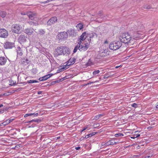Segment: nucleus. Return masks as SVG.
Segmentation results:
<instances>
[{
	"label": "nucleus",
	"mask_w": 158,
	"mask_h": 158,
	"mask_svg": "<svg viewBox=\"0 0 158 158\" xmlns=\"http://www.w3.org/2000/svg\"><path fill=\"white\" fill-rule=\"evenodd\" d=\"M119 39L121 42H123L125 44L131 43V36L128 34V33H124L120 34Z\"/></svg>",
	"instance_id": "nucleus-1"
},
{
	"label": "nucleus",
	"mask_w": 158,
	"mask_h": 158,
	"mask_svg": "<svg viewBox=\"0 0 158 158\" xmlns=\"http://www.w3.org/2000/svg\"><path fill=\"white\" fill-rule=\"evenodd\" d=\"M122 45V43L120 41L112 42L109 45L110 49L113 50H116L120 48Z\"/></svg>",
	"instance_id": "nucleus-2"
},
{
	"label": "nucleus",
	"mask_w": 158,
	"mask_h": 158,
	"mask_svg": "<svg viewBox=\"0 0 158 158\" xmlns=\"http://www.w3.org/2000/svg\"><path fill=\"white\" fill-rule=\"evenodd\" d=\"M67 48V47L64 46H62L60 47H58L56 49L55 51V55L56 56H58L59 55H62L63 53L62 50H64V51L67 52L68 50Z\"/></svg>",
	"instance_id": "nucleus-3"
},
{
	"label": "nucleus",
	"mask_w": 158,
	"mask_h": 158,
	"mask_svg": "<svg viewBox=\"0 0 158 158\" xmlns=\"http://www.w3.org/2000/svg\"><path fill=\"white\" fill-rule=\"evenodd\" d=\"M78 44L79 45V50L80 51H86L89 47V43L87 42L85 43L81 42V44Z\"/></svg>",
	"instance_id": "nucleus-4"
},
{
	"label": "nucleus",
	"mask_w": 158,
	"mask_h": 158,
	"mask_svg": "<svg viewBox=\"0 0 158 158\" xmlns=\"http://www.w3.org/2000/svg\"><path fill=\"white\" fill-rule=\"evenodd\" d=\"M22 29V26L18 24H14L12 26V32L15 33L19 34L21 32Z\"/></svg>",
	"instance_id": "nucleus-5"
},
{
	"label": "nucleus",
	"mask_w": 158,
	"mask_h": 158,
	"mask_svg": "<svg viewBox=\"0 0 158 158\" xmlns=\"http://www.w3.org/2000/svg\"><path fill=\"white\" fill-rule=\"evenodd\" d=\"M68 37V33L67 32L63 31L60 32L57 35V38L59 40H64Z\"/></svg>",
	"instance_id": "nucleus-6"
},
{
	"label": "nucleus",
	"mask_w": 158,
	"mask_h": 158,
	"mask_svg": "<svg viewBox=\"0 0 158 158\" xmlns=\"http://www.w3.org/2000/svg\"><path fill=\"white\" fill-rule=\"evenodd\" d=\"M107 51L106 49H103L99 51L98 57L99 59L104 57L107 55Z\"/></svg>",
	"instance_id": "nucleus-7"
},
{
	"label": "nucleus",
	"mask_w": 158,
	"mask_h": 158,
	"mask_svg": "<svg viewBox=\"0 0 158 158\" xmlns=\"http://www.w3.org/2000/svg\"><path fill=\"white\" fill-rule=\"evenodd\" d=\"M75 60L76 59L74 58H70L68 61V63L67 65L64 66L61 69H60V70L62 71V70L67 69V65H71L74 64L75 62Z\"/></svg>",
	"instance_id": "nucleus-8"
},
{
	"label": "nucleus",
	"mask_w": 158,
	"mask_h": 158,
	"mask_svg": "<svg viewBox=\"0 0 158 158\" xmlns=\"http://www.w3.org/2000/svg\"><path fill=\"white\" fill-rule=\"evenodd\" d=\"M7 31L5 29H0V37L6 38L8 36Z\"/></svg>",
	"instance_id": "nucleus-9"
},
{
	"label": "nucleus",
	"mask_w": 158,
	"mask_h": 158,
	"mask_svg": "<svg viewBox=\"0 0 158 158\" xmlns=\"http://www.w3.org/2000/svg\"><path fill=\"white\" fill-rule=\"evenodd\" d=\"M26 15L31 20H33L36 17L37 14L35 12L30 11L27 13Z\"/></svg>",
	"instance_id": "nucleus-10"
},
{
	"label": "nucleus",
	"mask_w": 158,
	"mask_h": 158,
	"mask_svg": "<svg viewBox=\"0 0 158 158\" xmlns=\"http://www.w3.org/2000/svg\"><path fill=\"white\" fill-rule=\"evenodd\" d=\"M57 21V18L56 17H53L48 21L47 24L48 25H51L56 22Z\"/></svg>",
	"instance_id": "nucleus-11"
},
{
	"label": "nucleus",
	"mask_w": 158,
	"mask_h": 158,
	"mask_svg": "<svg viewBox=\"0 0 158 158\" xmlns=\"http://www.w3.org/2000/svg\"><path fill=\"white\" fill-rule=\"evenodd\" d=\"M14 47V44L11 42H6L5 43L4 47L6 49L12 48Z\"/></svg>",
	"instance_id": "nucleus-12"
},
{
	"label": "nucleus",
	"mask_w": 158,
	"mask_h": 158,
	"mask_svg": "<svg viewBox=\"0 0 158 158\" xmlns=\"http://www.w3.org/2000/svg\"><path fill=\"white\" fill-rule=\"evenodd\" d=\"M86 33L84 32L82 33L81 36L79 37L80 38L78 39V43L81 44V42H83L86 39Z\"/></svg>",
	"instance_id": "nucleus-13"
},
{
	"label": "nucleus",
	"mask_w": 158,
	"mask_h": 158,
	"mask_svg": "<svg viewBox=\"0 0 158 158\" xmlns=\"http://www.w3.org/2000/svg\"><path fill=\"white\" fill-rule=\"evenodd\" d=\"M18 40L21 44L23 43L26 41V37L23 35H21L19 36Z\"/></svg>",
	"instance_id": "nucleus-14"
},
{
	"label": "nucleus",
	"mask_w": 158,
	"mask_h": 158,
	"mask_svg": "<svg viewBox=\"0 0 158 158\" xmlns=\"http://www.w3.org/2000/svg\"><path fill=\"white\" fill-rule=\"evenodd\" d=\"M7 62L6 58L3 56L0 57V65H4Z\"/></svg>",
	"instance_id": "nucleus-15"
},
{
	"label": "nucleus",
	"mask_w": 158,
	"mask_h": 158,
	"mask_svg": "<svg viewBox=\"0 0 158 158\" xmlns=\"http://www.w3.org/2000/svg\"><path fill=\"white\" fill-rule=\"evenodd\" d=\"M34 29L32 28H27L24 30V32L28 35H31L33 32Z\"/></svg>",
	"instance_id": "nucleus-16"
},
{
	"label": "nucleus",
	"mask_w": 158,
	"mask_h": 158,
	"mask_svg": "<svg viewBox=\"0 0 158 158\" xmlns=\"http://www.w3.org/2000/svg\"><path fill=\"white\" fill-rule=\"evenodd\" d=\"M116 144V143L114 140L111 139L106 143V146H107L110 145H112Z\"/></svg>",
	"instance_id": "nucleus-17"
},
{
	"label": "nucleus",
	"mask_w": 158,
	"mask_h": 158,
	"mask_svg": "<svg viewBox=\"0 0 158 158\" xmlns=\"http://www.w3.org/2000/svg\"><path fill=\"white\" fill-rule=\"evenodd\" d=\"M27 23H28L30 25L32 26H37L39 24V22L37 21H36V22L32 21H28L27 22Z\"/></svg>",
	"instance_id": "nucleus-18"
},
{
	"label": "nucleus",
	"mask_w": 158,
	"mask_h": 158,
	"mask_svg": "<svg viewBox=\"0 0 158 158\" xmlns=\"http://www.w3.org/2000/svg\"><path fill=\"white\" fill-rule=\"evenodd\" d=\"M41 120L40 119H36L35 120V119H33L29 121L28 122H27L28 123H30L32 122H34L35 123V125H36L37 124L41 122Z\"/></svg>",
	"instance_id": "nucleus-19"
},
{
	"label": "nucleus",
	"mask_w": 158,
	"mask_h": 158,
	"mask_svg": "<svg viewBox=\"0 0 158 158\" xmlns=\"http://www.w3.org/2000/svg\"><path fill=\"white\" fill-rule=\"evenodd\" d=\"M67 49L68 50V51H67V52H66V51H64V50H63V51L62 50L63 53H62V54L64 56H68L70 53V50L67 47Z\"/></svg>",
	"instance_id": "nucleus-20"
},
{
	"label": "nucleus",
	"mask_w": 158,
	"mask_h": 158,
	"mask_svg": "<svg viewBox=\"0 0 158 158\" xmlns=\"http://www.w3.org/2000/svg\"><path fill=\"white\" fill-rule=\"evenodd\" d=\"M16 51L18 55L21 56L22 55L23 53L22 52L21 48L19 47H17V48L16 49Z\"/></svg>",
	"instance_id": "nucleus-21"
},
{
	"label": "nucleus",
	"mask_w": 158,
	"mask_h": 158,
	"mask_svg": "<svg viewBox=\"0 0 158 158\" xmlns=\"http://www.w3.org/2000/svg\"><path fill=\"white\" fill-rule=\"evenodd\" d=\"M68 33L70 35H74V30L72 29H70L67 31Z\"/></svg>",
	"instance_id": "nucleus-22"
},
{
	"label": "nucleus",
	"mask_w": 158,
	"mask_h": 158,
	"mask_svg": "<svg viewBox=\"0 0 158 158\" xmlns=\"http://www.w3.org/2000/svg\"><path fill=\"white\" fill-rule=\"evenodd\" d=\"M89 35L90 38H96L97 37L98 35L95 33H91L89 34Z\"/></svg>",
	"instance_id": "nucleus-23"
},
{
	"label": "nucleus",
	"mask_w": 158,
	"mask_h": 158,
	"mask_svg": "<svg viewBox=\"0 0 158 158\" xmlns=\"http://www.w3.org/2000/svg\"><path fill=\"white\" fill-rule=\"evenodd\" d=\"M30 61L27 59H24L22 61V63L25 65L27 64Z\"/></svg>",
	"instance_id": "nucleus-24"
},
{
	"label": "nucleus",
	"mask_w": 158,
	"mask_h": 158,
	"mask_svg": "<svg viewBox=\"0 0 158 158\" xmlns=\"http://www.w3.org/2000/svg\"><path fill=\"white\" fill-rule=\"evenodd\" d=\"M53 75V74L50 73L43 77L44 79L43 80H44V81L46 80L51 77Z\"/></svg>",
	"instance_id": "nucleus-25"
},
{
	"label": "nucleus",
	"mask_w": 158,
	"mask_h": 158,
	"mask_svg": "<svg viewBox=\"0 0 158 158\" xmlns=\"http://www.w3.org/2000/svg\"><path fill=\"white\" fill-rule=\"evenodd\" d=\"M96 133V132H93L89 134L86 135L85 137V138L86 139H87L89 137H92V136L94 135Z\"/></svg>",
	"instance_id": "nucleus-26"
},
{
	"label": "nucleus",
	"mask_w": 158,
	"mask_h": 158,
	"mask_svg": "<svg viewBox=\"0 0 158 158\" xmlns=\"http://www.w3.org/2000/svg\"><path fill=\"white\" fill-rule=\"evenodd\" d=\"M33 115H35L37 116L38 115V113H36L35 114V113H33V114H26L25 115L24 117H26L28 116H31Z\"/></svg>",
	"instance_id": "nucleus-27"
},
{
	"label": "nucleus",
	"mask_w": 158,
	"mask_h": 158,
	"mask_svg": "<svg viewBox=\"0 0 158 158\" xmlns=\"http://www.w3.org/2000/svg\"><path fill=\"white\" fill-rule=\"evenodd\" d=\"M6 13L4 11H1L0 12V16L2 18H4L6 16Z\"/></svg>",
	"instance_id": "nucleus-28"
},
{
	"label": "nucleus",
	"mask_w": 158,
	"mask_h": 158,
	"mask_svg": "<svg viewBox=\"0 0 158 158\" xmlns=\"http://www.w3.org/2000/svg\"><path fill=\"white\" fill-rule=\"evenodd\" d=\"M103 116V115L102 114H99L98 115H97L94 118H93V120H97L99 119L100 118L102 117V116Z\"/></svg>",
	"instance_id": "nucleus-29"
},
{
	"label": "nucleus",
	"mask_w": 158,
	"mask_h": 158,
	"mask_svg": "<svg viewBox=\"0 0 158 158\" xmlns=\"http://www.w3.org/2000/svg\"><path fill=\"white\" fill-rule=\"evenodd\" d=\"M27 82L28 83H37L38 82V81L36 80H30L29 81H28Z\"/></svg>",
	"instance_id": "nucleus-30"
},
{
	"label": "nucleus",
	"mask_w": 158,
	"mask_h": 158,
	"mask_svg": "<svg viewBox=\"0 0 158 158\" xmlns=\"http://www.w3.org/2000/svg\"><path fill=\"white\" fill-rule=\"evenodd\" d=\"M78 49L79 50V45L78 44L75 47L74 49L73 50V52L74 53H75L77 51Z\"/></svg>",
	"instance_id": "nucleus-31"
},
{
	"label": "nucleus",
	"mask_w": 158,
	"mask_h": 158,
	"mask_svg": "<svg viewBox=\"0 0 158 158\" xmlns=\"http://www.w3.org/2000/svg\"><path fill=\"white\" fill-rule=\"evenodd\" d=\"M39 32L41 35H43L45 34V32L43 29H40L39 31Z\"/></svg>",
	"instance_id": "nucleus-32"
},
{
	"label": "nucleus",
	"mask_w": 158,
	"mask_h": 158,
	"mask_svg": "<svg viewBox=\"0 0 158 158\" xmlns=\"http://www.w3.org/2000/svg\"><path fill=\"white\" fill-rule=\"evenodd\" d=\"M76 27L79 28V30H81L82 28V25L81 23H79L77 25Z\"/></svg>",
	"instance_id": "nucleus-33"
},
{
	"label": "nucleus",
	"mask_w": 158,
	"mask_h": 158,
	"mask_svg": "<svg viewBox=\"0 0 158 158\" xmlns=\"http://www.w3.org/2000/svg\"><path fill=\"white\" fill-rule=\"evenodd\" d=\"M123 134L121 133H118L115 135L114 136L115 137H118L120 136H123Z\"/></svg>",
	"instance_id": "nucleus-34"
},
{
	"label": "nucleus",
	"mask_w": 158,
	"mask_h": 158,
	"mask_svg": "<svg viewBox=\"0 0 158 158\" xmlns=\"http://www.w3.org/2000/svg\"><path fill=\"white\" fill-rule=\"evenodd\" d=\"M10 123V122H9L8 120H6L2 123V126H6L7 124H8Z\"/></svg>",
	"instance_id": "nucleus-35"
},
{
	"label": "nucleus",
	"mask_w": 158,
	"mask_h": 158,
	"mask_svg": "<svg viewBox=\"0 0 158 158\" xmlns=\"http://www.w3.org/2000/svg\"><path fill=\"white\" fill-rule=\"evenodd\" d=\"M92 64V63L90 59H89L88 62L86 64L87 66H90Z\"/></svg>",
	"instance_id": "nucleus-36"
},
{
	"label": "nucleus",
	"mask_w": 158,
	"mask_h": 158,
	"mask_svg": "<svg viewBox=\"0 0 158 158\" xmlns=\"http://www.w3.org/2000/svg\"><path fill=\"white\" fill-rule=\"evenodd\" d=\"M60 82V81H52L51 82L50 84H51V85H54L56 83L59 82Z\"/></svg>",
	"instance_id": "nucleus-37"
},
{
	"label": "nucleus",
	"mask_w": 158,
	"mask_h": 158,
	"mask_svg": "<svg viewBox=\"0 0 158 158\" xmlns=\"http://www.w3.org/2000/svg\"><path fill=\"white\" fill-rule=\"evenodd\" d=\"M99 72H100V71L99 70H95L93 72V74L94 75H96L97 74L99 73Z\"/></svg>",
	"instance_id": "nucleus-38"
},
{
	"label": "nucleus",
	"mask_w": 158,
	"mask_h": 158,
	"mask_svg": "<svg viewBox=\"0 0 158 158\" xmlns=\"http://www.w3.org/2000/svg\"><path fill=\"white\" fill-rule=\"evenodd\" d=\"M131 106L135 108H136L138 107V104L135 103H134L131 105Z\"/></svg>",
	"instance_id": "nucleus-39"
},
{
	"label": "nucleus",
	"mask_w": 158,
	"mask_h": 158,
	"mask_svg": "<svg viewBox=\"0 0 158 158\" xmlns=\"http://www.w3.org/2000/svg\"><path fill=\"white\" fill-rule=\"evenodd\" d=\"M49 2L48 0L44 2H40L41 3H46Z\"/></svg>",
	"instance_id": "nucleus-40"
},
{
	"label": "nucleus",
	"mask_w": 158,
	"mask_h": 158,
	"mask_svg": "<svg viewBox=\"0 0 158 158\" xmlns=\"http://www.w3.org/2000/svg\"><path fill=\"white\" fill-rule=\"evenodd\" d=\"M43 79H43V77H41L39 79V80L40 81H44V80H43Z\"/></svg>",
	"instance_id": "nucleus-41"
},
{
	"label": "nucleus",
	"mask_w": 158,
	"mask_h": 158,
	"mask_svg": "<svg viewBox=\"0 0 158 158\" xmlns=\"http://www.w3.org/2000/svg\"><path fill=\"white\" fill-rule=\"evenodd\" d=\"M86 129H87V127H85V128H84L83 130H81V132H82L83 131H84Z\"/></svg>",
	"instance_id": "nucleus-42"
},
{
	"label": "nucleus",
	"mask_w": 158,
	"mask_h": 158,
	"mask_svg": "<svg viewBox=\"0 0 158 158\" xmlns=\"http://www.w3.org/2000/svg\"><path fill=\"white\" fill-rule=\"evenodd\" d=\"M75 148L76 149V150H78L79 149H80V147H76Z\"/></svg>",
	"instance_id": "nucleus-43"
},
{
	"label": "nucleus",
	"mask_w": 158,
	"mask_h": 158,
	"mask_svg": "<svg viewBox=\"0 0 158 158\" xmlns=\"http://www.w3.org/2000/svg\"><path fill=\"white\" fill-rule=\"evenodd\" d=\"M16 83V81H13V83L11 85V84H10V85H15Z\"/></svg>",
	"instance_id": "nucleus-44"
},
{
	"label": "nucleus",
	"mask_w": 158,
	"mask_h": 158,
	"mask_svg": "<svg viewBox=\"0 0 158 158\" xmlns=\"http://www.w3.org/2000/svg\"><path fill=\"white\" fill-rule=\"evenodd\" d=\"M106 146V143H102L101 146Z\"/></svg>",
	"instance_id": "nucleus-45"
},
{
	"label": "nucleus",
	"mask_w": 158,
	"mask_h": 158,
	"mask_svg": "<svg viewBox=\"0 0 158 158\" xmlns=\"http://www.w3.org/2000/svg\"><path fill=\"white\" fill-rule=\"evenodd\" d=\"M14 119H10L9 120H8L9 122H10V123L12 122L13 120Z\"/></svg>",
	"instance_id": "nucleus-46"
},
{
	"label": "nucleus",
	"mask_w": 158,
	"mask_h": 158,
	"mask_svg": "<svg viewBox=\"0 0 158 158\" xmlns=\"http://www.w3.org/2000/svg\"><path fill=\"white\" fill-rule=\"evenodd\" d=\"M42 93V91H38V92L37 93H38V94H41Z\"/></svg>",
	"instance_id": "nucleus-47"
},
{
	"label": "nucleus",
	"mask_w": 158,
	"mask_h": 158,
	"mask_svg": "<svg viewBox=\"0 0 158 158\" xmlns=\"http://www.w3.org/2000/svg\"><path fill=\"white\" fill-rule=\"evenodd\" d=\"M134 28L135 29V30H138L139 29V27H137V26H136V27H135Z\"/></svg>",
	"instance_id": "nucleus-48"
},
{
	"label": "nucleus",
	"mask_w": 158,
	"mask_h": 158,
	"mask_svg": "<svg viewBox=\"0 0 158 158\" xmlns=\"http://www.w3.org/2000/svg\"><path fill=\"white\" fill-rule=\"evenodd\" d=\"M140 135L139 134H137L136 135V137H135V138H137V137H139L140 136Z\"/></svg>",
	"instance_id": "nucleus-49"
},
{
	"label": "nucleus",
	"mask_w": 158,
	"mask_h": 158,
	"mask_svg": "<svg viewBox=\"0 0 158 158\" xmlns=\"http://www.w3.org/2000/svg\"><path fill=\"white\" fill-rule=\"evenodd\" d=\"M151 157L150 156H147L145 157V158H149Z\"/></svg>",
	"instance_id": "nucleus-50"
},
{
	"label": "nucleus",
	"mask_w": 158,
	"mask_h": 158,
	"mask_svg": "<svg viewBox=\"0 0 158 158\" xmlns=\"http://www.w3.org/2000/svg\"><path fill=\"white\" fill-rule=\"evenodd\" d=\"M3 106V105L2 104H0V108L2 107Z\"/></svg>",
	"instance_id": "nucleus-51"
},
{
	"label": "nucleus",
	"mask_w": 158,
	"mask_h": 158,
	"mask_svg": "<svg viewBox=\"0 0 158 158\" xmlns=\"http://www.w3.org/2000/svg\"><path fill=\"white\" fill-rule=\"evenodd\" d=\"M134 36L135 37H139L138 35H137L136 36V35L135 36V35H134Z\"/></svg>",
	"instance_id": "nucleus-52"
},
{
	"label": "nucleus",
	"mask_w": 158,
	"mask_h": 158,
	"mask_svg": "<svg viewBox=\"0 0 158 158\" xmlns=\"http://www.w3.org/2000/svg\"><path fill=\"white\" fill-rule=\"evenodd\" d=\"M156 108L158 109V105L156 106Z\"/></svg>",
	"instance_id": "nucleus-53"
},
{
	"label": "nucleus",
	"mask_w": 158,
	"mask_h": 158,
	"mask_svg": "<svg viewBox=\"0 0 158 158\" xmlns=\"http://www.w3.org/2000/svg\"><path fill=\"white\" fill-rule=\"evenodd\" d=\"M3 112H4V111L3 110L2 111H0V112L2 113H3Z\"/></svg>",
	"instance_id": "nucleus-54"
},
{
	"label": "nucleus",
	"mask_w": 158,
	"mask_h": 158,
	"mask_svg": "<svg viewBox=\"0 0 158 158\" xmlns=\"http://www.w3.org/2000/svg\"><path fill=\"white\" fill-rule=\"evenodd\" d=\"M60 138V137H58L57 138V139H59Z\"/></svg>",
	"instance_id": "nucleus-55"
},
{
	"label": "nucleus",
	"mask_w": 158,
	"mask_h": 158,
	"mask_svg": "<svg viewBox=\"0 0 158 158\" xmlns=\"http://www.w3.org/2000/svg\"><path fill=\"white\" fill-rule=\"evenodd\" d=\"M118 67V66H116V68H117Z\"/></svg>",
	"instance_id": "nucleus-56"
},
{
	"label": "nucleus",
	"mask_w": 158,
	"mask_h": 158,
	"mask_svg": "<svg viewBox=\"0 0 158 158\" xmlns=\"http://www.w3.org/2000/svg\"><path fill=\"white\" fill-rule=\"evenodd\" d=\"M22 14V15H26L25 14Z\"/></svg>",
	"instance_id": "nucleus-57"
},
{
	"label": "nucleus",
	"mask_w": 158,
	"mask_h": 158,
	"mask_svg": "<svg viewBox=\"0 0 158 158\" xmlns=\"http://www.w3.org/2000/svg\"><path fill=\"white\" fill-rule=\"evenodd\" d=\"M99 13L101 14V11H99Z\"/></svg>",
	"instance_id": "nucleus-58"
}]
</instances>
